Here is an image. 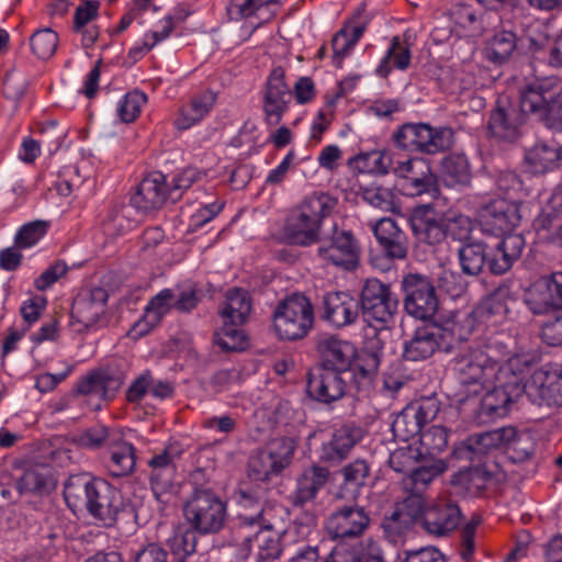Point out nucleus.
<instances>
[{
    "label": "nucleus",
    "mask_w": 562,
    "mask_h": 562,
    "mask_svg": "<svg viewBox=\"0 0 562 562\" xmlns=\"http://www.w3.org/2000/svg\"><path fill=\"white\" fill-rule=\"evenodd\" d=\"M514 359L501 356L496 344H472L460 349L452 359V370L460 383L488 386L507 375L513 368Z\"/></svg>",
    "instance_id": "obj_1"
},
{
    "label": "nucleus",
    "mask_w": 562,
    "mask_h": 562,
    "mask_svg": "<svg viewBox=\"0 0 562 562\" xmlns=\"http://www.w3.org/2000/svg\"><path fill=\"white\" fill-rule=\"evenodd\" d=\"M336 204L337 200L323 191L306 195L286 216L283 228L286 239L301 247L317 244L323 222Z\"/></svg>",
    "instance_id": "obj_2"
},
{
    "label": "nucleus",
    "mask_w": 562,
    "mask_h": 562,
    "mask_svg": "<svg viewBox=\"0 0 562 562\" xmlns=\"http://www.w3.org/2000/svg\"><path fill=\"white\" fill-rule=\"evenodd\" d=\"M251 312L252 296L249 291L241 288L226 291L218 311L223 326L215 333V342L222 350L237 351L247 347V337L241 327L249 321Z\"/></svg>",
    "instance_id": "obj_3"
},
{
    "label": "nucleus",
    "mask_w": 562,
    "mask_h": 562,
    "mask_svg": "<svg viewBox=\"0 0 562 562\" xmlns=\"http://www.w3.org/2000/svg\"><path fill=\"white\" fill-rule=\"evenodd\" d=\"M315 324L314 306L302 293H292L278 302L272 312V330L280 341H299Z\"/></svg>",
    "instance_id": "obj_4"
},
{
    "label": "nucleus",
    "mask_w": 562,
    "mask_h": 562,
    "mask_svg": "<svg viewBox=\"0 0 562 562\" xmlns=\"http://www.w3.org/2000/svg\"><path fill=\"white\" fill-rule=\"evenodd\" d=\"M182 514L186 524L200 536L218 533L224 529L228 517L226 502L209 487L193 488L183 503Z\"/></svg>",
    "instance_id": "obj_5"
},
{
    "label": "nucleus",
    "mask_w": 562,
    "mask_h": 562,
    "mask_svg": "<svg viewBox=\"0 0 562 562\" xmlns=\"http://www.w3.org/2000/svg\"><path fill=\"white\" fill-rule=\"evenodd\" d=\"M522 106L530 116L562 131V87L558 78L544 77L524 85Z\"/></svg>",
    "instance_id": "obj_6"
},
{
    "label": "nucleus",
    "mask_w": 562,
    "mask_h": 562,
    "mask_svg": "<svg viewBox=\"0 0 562 562\" xmlns=\"http://www.w3.org/2000/svg\"><path fill=\"white\" fill-rule=\"evenodd\" d=\"M183 453L184 449L179 441H168L147 461L150 488L159 503H168L170 496L176 492L177 463Z\"/></svg>",
    "instance_id": "obj_7"
},
{
    "label": "nucleus",
    "mask_w": 562,
    "mask_h": 562,
    "mask_svg": "<svg viewBox=\"0 0 562 562\" xmlns=\"http://www.w3.org/2000/svg\"><path fill=\"white\" fill-rule=\"evenodd\" d=\"M359 302L364 322L375 329L392 323L398 308V299L391 285L375 278L366 280Z\"/></svg>",
    "instance_id": "obj_8"
},
{
    "label": "nucleus",
    "mask_w": 562,
    "mask_h": 562,
    "mask_svg": "<svg viewBox=\"0 0 562 562\" xmlns=\"http://www.w3.org/2000/svg\"><path fill=\"white\" fill-rule=\"evenodd\" d=\"M451 138V130L434 128L426 123H404L392 136L397 148L428 155L448 149Z\"/></svg>",
    "instance_id": "obj_9"
},
{
    "label": "nucleus",
    "mask_w": 562,
    "mask_h": 562,
    "mask_svg": "<svg viewBox=\"0 0 562 562\" xmlns=\"http://www.w3.org/2000/svg\"><path fill=\"white\" fill-rule=\"evenodd\" d=\"M317 256L325 263L345 271H353L360 265L361 246L353 232L334 225L330 235L319 238Z\"/></svg>",
    "instance_id": "obj_10"
},
{
    "label": "nucleus",
    "mask_w": 562,
    "mask_h": 562,
    "mask_svg": "<svg viewBox=\"0 0 562 562\" xmlns=\"http://www.w3.org/2000/svg\"><path fill=\"white\" fill-rule=\"evenodd\" d=\"M528 115L530 112L522 106V87L519 90L518 102L507 97L498 98L488 116L490 136L501 142H516L522 135Z\"/></svg>",
    "instance_id": "obj_11"
},
{
    "label": "nucleus",
    "mask_w": 562,
    "mask_h": 562,
    "mask_svg": "<svg viewBox=\"0 0 562 562\" xmlns=\"http://www.w3.org/2000/svg\"><path fill=\"white\" fill-rule=\"evenodd\" d=\"M439 412L440 402L436 396L422 397L412 402L393 420V435L401 441L420 436L424 426L434 420Z\"/></svg>",
    "instance_id": "obj_12"
},
{
    "label": "nucleus",
    "mask_w": 562,
    "mask_h": 562,
    "mask_svg": "<svg viewBox=\"0 0 562 562\" xmlns=\"http://www.w3.org/2000/svg\"><path fill=\"white\" fill-rule=\"evenodd\" d=\"M530 401L539 406H562V363H546L533 371L525 385Z\"/></svg>",
    "instance_id": "obj_13"
},
{
    "label": "nucleus",
    "mask_w": 562,
    "mask_h": 562,
    "mask_svg": "<svg viewBox=\"0 0 562 562\" xmlns=\"http://www.w3.org/2000/svg\"><path fill=\"white\" fill-rule=\"evenodd\" d=\"M404 308L411 316L428 321L437 312L438 299L431 281L419 274H407L402 281Z\"/></svg>",
    "instance_id": "obj_14"
},
{
    "label": "nucleus",
    "mask_w": 562,
    "mask_h": 562,
    "mask_svg": "<svg viewBox=\"0 0 562 562\" xmlns=\"http://www.w3.org/2000/svg\"><path fill=\"white\" fill-rule=\"evenodd\" d=\"M292 91L285 81V70L281 66L273 67L262 90V112L267 125L276 126L289 111Z\"/></svg>",
    "instance_id": "obj_15"
},
{
    "label": "nucleus",
    "mask_w": 562,
    "mask_h": 562,
    "mask_svg": "<svg viewBox=\"0 0 562 562\" xmlns=\"http://www.w3.org/2000/svg\"><path fill=\"white\" fill-rule=\"evenodd\" d=\"M240 505L244 510L236 517L235 533L249 548L266 529L274 528L271 519L272 509L245 492L241 493Z\"/></svg>",
    "instance_id": "obj_16"
},
{
    "label": "nucleus",
    "mask_w": 562,
    "mask_h": 562,
    "mask_svg": "<svg viewBox=\"0 0 562 562\" xmlns=\"http://www.w3.org/2000/svg\"><path fill=\"white\" fill-rule=\"evenodd\" d=\"M479 218L484 233L495 236L512 233L521 221L519 204L504 198L491 200L481 206Z\"/></svg>",
    "instance_id": "obj_17"
},
{
    "label": "nucleus",
    "mask_w": 562,
    "mask_h": 562,
    "mask_svg": "<svg viewBox=\"0 0 562 562\" xmlns=\"http://www.w3.org/2000/svg\"><path fill=\"white\" fill-rule=\"evenodd\" d=\"M525 302L535 315L562 310V271L541 276L526 291Z\"/></svg>",
    "instance_id": "obj_18"
},
{
    "label": "nucleus",
    "mask_w": 562,
    "mask_h": 562,
    "mask_svg": "<svg viewBox=\"0 0 562 562\" xmlns=\"http://www.w3.org/2000/svg\"><path fill=\"white\" fill-rule=\"evenodd\" d=\"M370 521V515L364 507L344 505L329 514L325 529L331 539H356L367 531Z\"/></svg>",
    "instance_id": "obj_19"
},
{
    "label": "nucleus",
    "mask_w": 562,
    "mask_h": 562,
    "mask_svg": "<svg viewBox=\"0 0 562 562\" xmlns=\"http://www.w3.org/2000/svg\"><path fill=\"white\" fill-rule=\"evenodd\" d=\"M369 227L383 256L391 261L406 260L409 252V237L396 220L390 216L370 222Z\"/></svg>",
    "instance_id": "obj_20"
},
{
    "label": "nucleus",
    "mask_w": 562,
    "mask_h": 562,
    "mask_svg": "<svg viewBox=\"0 0 562 562\" xmlns=\"http://www.w3.org/2000/svg\"><path fill=\"white\" fill-rule=\"evenodd\" d=\"M515 436L514 427H503L495 430L475 434L452 451V459L457 461H490V450L505 446Z\"/></svg>",
    "instance_id": "obj_21"
},
{
    "label": "nucleus",
    "mask_w": 562,
    "mask_h": 562,
    "mask_svg": "<svg viewBox=\"0 0 562 562\" xmlns=\"http://www.w3.org/2000/svg\"><path fill=\"white\" fill-rule=\"evenodd\" d=\"M92 492L86 509L104 527L114 526L127 509L122 493L104 480H100Z\"/></svg>",
    "instance_id": "obj_22"
},
{
    "label": "nucleus",
    "mask_w": 562,
    "mask_h": 562,
    "mask_svg": "<svg viewBox=\"0 0 562 562\" xmlns=\"http://www.w3.org/2000/svg\"><path fill=\"white\" fill-rule=\"evenodd\" d=\"M360 313V302L346 291H330L322 296L321 318L331 327L341 329L353 325Z\"/></svg>",
    "instance_id": "obj_23"
},
{
    "label": "nucleus",
    "mask_w": 562,
    "mask_h": 562,
    "mask_svg": "<svg viewBox=\"0 0 562 562\" xmlns=\"http://www.w3.org/2000/svg\"><path fill=\"white\" fill-rule=\"evenodd\" d=\"M316 351L321 360V368L344 373L348 372L355 357L358 356V348L353 342L335 334L321 335L316 340Z\"/></svg>",
    "instance_id": "obj_24"
},
{
    "label": "nucleus",
    "mask_w": 562,
    "mask_h": 562,
    "mask_svg": "<svg viewBox=\"0 0 562 562\" xmlns=\"http://www.w3.org/2000/svg\"><path fill=\"white\" fill-rule=\"evenodd\" d=\"M344 372L316 368L307 374L306 392L319 403L329 404L344 397L347 382Z\"/></svg>",
    "instance_id": "obj_25"
},
{
    "label": "nucleus",
    "mask_w": 562,
    "mask_h": 562,
    "mask_svg": "<svg viewBox=\"0 0 562 562\" xmlns=\"http://www.w3.org/2000/svg\"><path fill=\"white\" fill-rule=\"evenodd\" d=\"M369 24L366 4H360L352 16L345 22L344 26L334 35L331 40L333 64L340 68L344 59L350 54L351 49L362 37Z\"/></svg>",
    "instance_id": "obj_26"
},
{
    "label": "nucleus",
    "mask_w": 562,
    "mask_h": 562,
    "mask_svg": "<svg viewBox=\"0 0 562 562\" xmlns=\"http://www.w3.org/2000/svg\"><path fill=\"white\" fill-rule=\"evenodd\" d=\"M518 380L512 370L507 375H501L499 381L491 383L494 386L483 396L480 413L491 418L504 417L514 402V394L520 392Z\"/></svg>",
    "instance_id": "obj_27"
},
{
    "label": "nucleus",
    "mask_w": 562,
    "mask_h": 562,
    "mask_svg": "<svg viewBox=\"0 0 562 562\" xmlns=\"http://www.w3.org/2000/svg\"><path fill=\"white\" fill-rule=\"evenodd\" d=\"M109 294L101 286L91 289L86 294L78 295L70 311L72 324H79L89 330L97 326L106 312Z\"/></svg>",
    "instance_id": "obj_28"
},
{
    "label": "nucleus",
    "mask_w": 562,
    "mask_h": 562,
    "mask_svg": "<svg viewBox=\"0 0 562 562\" xmlns=\"http://www.w3.org/2000/svg\"><path fill=\"white\" fill-rule=\"evenodd\" d=\"M393 173L403 179V189L408 195H422L435 186V177L429 164L423 158L396 160Z\"/></svg>",
    "instance_id": "obj_29"
},
{
    "label": "nucleus",
    "mask_w": 562,
    "mask_h": 562,
    "mask_svg": "<svg viewBox=\"0 0 562 562\" xmlns=\"http://www.w3.org/2000/svg\"><path fill=\"white\" fill-rule=\"evenodd\" d=\"M461 518V509L454 502L439 499L425 509L423 527L429 535L445 537L457 529Z\"/></svg>",
    "instance_id": "obj_30"
},
{
    "label": "nucleus",
    "mask_w": 562,
    "mask_h": 562,
    "mask_svg": "<svg viewBox=\"0 0 562 562\" xmlns=\"http://www.w3.org/2000/svg\"><path fill=\"white\" fill-rule=\"evenodd\" d=\"M123 372L112 369H98L81 378L77 384V392L99 400H113L124 382Z\"/></svg>",
    "instance_id": "obj_31"
},
{
    "label": "nucleus",
    "mask_w": 562,
    "mask_h": 562,
    "mask_svg": "<svg viewBox=\"0 0 562 562\" xmlns=\"http://www.w3.org/2000/svg\"><path fill=\"white\" fill-rule=\"evenodd\" d=\"M425 499L418 493L409 494L402 502L395 504L393 510L385 515L382 528L390 536H401L420 516H424Z\"/></svg>",
    "instance_id": "obj_32"
},
{
    "label": "nucleus",
    "mask_w": 562,
    "mask_h": 562,
    "mask_svg": "<svg viewBox=\"0 0 562 562\" xmlns=\"http://www.w3.org/2000/svg\"><path fill=\"white\" fill-rule=\"evenodd\" d=\"M169 199V187L166 177L159 172H150L138 184L136 193L131 198L134 207L143 212L156 211L162 207Z\"/></svg>",
    "instance_id": "obj_33"
},
{
    "label": "nucleus",
    "mask_w": 562,
    "mask_h": 562,
    "mask_svg": "<svg viewBox=\"0 0 562 562\" xmlns=\"http://www.w3.org/2000/svg\"><path fill=\"white\" fill-rule=\"evenodd\" d=\"M411 227L420 243L430 246L439 245L446 238L445 221L430 205H422L413 212Z\"/></svg>",
    "instance_id": "obj_34"
},
{
    "label": "nucleus",
    "mask_w": 562,
    "mask_h": 562,
    "mask_svg": "<svg viewBox=\"0 0 562 562\" xmlns=\"http://www.w3.org/2000/svg\"><path fill=\"white\" fill-rule=\"evenodd\" d=\"M438 349L443 350L436 324H428L415 329L412 337L405 340L403 358L407 361H424L430 358Z\"/></svg>",
    "instance_id": "obj_35"
},
{
    "label": "nucleus",
    "mask_w": 562,
    "mask_h": 562,
    "mask_svg": "<svg viewBox=\"0 0 562 562\" xmlns=\"http://www.w3.org/2000/svg\"><path fill=\"white\" fill-rule=\"evenodd\" d=\"M460 469L451 479L453 485L460 486L471 496L482 494L496 474L497 465L493 461H475Z\"/></svg>",
    "instance_id": "obj_36"
},
{
    "label": "nucleus",
    "mask_w": 562,
    "mask_h": 562,
    "mask_svg": "<svg viewBox=\"0 0 562 562\" xmlns=\"http://www.w3.org/2000/svg\"><path fill=\"white\" fill-rule=\"evenodd\" d=\"M361 428L344 425L337 428L329 441L323 443L319 460L333 465L344 461L356 443L361 439Z\"/></svg>",
    "instance_id": "obj_37"
},
{
    "label": "nucleus",
    "mask_w": 562,
    "mask_h": 562,
    "mask_svg": "<svg viewBox=\"0 0 562 562\" xmlns=\"http://www.w3.org/2000/svg\"><path fill=\"white\" fill-rule=\"evenodd\" d=\"M476 319L472 312L458 311L436 324L439 329V338L443 350L449 351L454 344L465 341L475 328Z\"/></svg>",
    "instance_id": "obj_38"
},
{
    "label": "nucleus",
    "mask_w": 562,
    "mask_h": 562,
    "mask_svg": "<svg viewBox=\"0 0 562 562\" xmlns=\"http://www.w3.org/2000/svg\"><path fill=\"white\" fill-rule=\"evenodd\" d=\"M330 472L327 468L313 464L305 469L296 480V487L292 495V504L303 507L314 501L318 492L328 482Z\"/></svg>",
    "instance_id": "obj_39"
},
{
    "label": "nucleus",
    "mask_w": 562,
    "mask_h": 562,
    "mask_svg": "<svg viewBox=\"0 0 562 562\" xmlns=\"http://www.w3.org/2000/svg\"><path fill=\"white\" fill-rule=\"evenodd\" d=\"M216 103V93L205 90L183 104L175 119L173 125L179 131H184L201 122Z\"/></svg>",
    "instance_id": "obj_40"
},
{
    "label": "nucleus",
    "mask_w": 562,
    "mask_h": 562,
    "mask_svg": "<svg viewBox=\"0 0 562 562\" xmlns=\"http://www.w3.org/2000/svg\"><path fill=\"white\" fill-rule=\"evenodd\" d=\"M105 468L110 476L124 477L131 475L136 467V448L119 436L117 441L109 449Z\"/></svg>",
    "instance_id": "obj_41"
},
{
    "label": "nucleus",
    "mask_w": 562,
    "mask_h": 562,
    "mask_svg": "<svg viewBox=\"0 0 562 562\" xmlns=\"http://www.w3.org/2000/svg\"><path fill=\"white\" fill-rule=\"evenodd\" d=\"M99 481L100 479L91 477L87 473L70 475L64 485V498L67 506L74 513L86 509Z\"/></svg>",
    "instance_id": "obj_42"
},
{
    "label": "nucleus",
    "mask_w": 562,
    "mask_h": 562,
    "mask_svg": "<svg viewBox=\"0 0 562 562\" xmlns=\"http://www.w3.org/2000/svg\"><path fill=\"white\" fill-rule=\"evenodd\" d=\"M99 0H83L75 10L72 30L81 34L86 48L92 47L100 35L98 26L89 25L99 16Z\"/></svg>",
    "instance_id": "obj_43"
},
{
    "label": "nucleus",
    "mask_w": 562,
    "mask_h": 562,
    "mask_svg": "<svg viewBox=\"0 0 562 562\" xmlns=\"http://www.w3.org/2000/svg\"><path fill=\"white\" fill-rule=\"evenodd\" d=\"M532 225L540 243L562 248V209H543Z\"/></svg>",
    "instance_id": "obj_44"
},
{
    "label": "nucleus",
    "mask_w": 562,
    "mask_h": 562,
    "mask_svg": "<svg viewBox=\"0 0 562 562\" xmlns=\"http://www.w3.org/2000/svg\"><path fill=\"white\" fill-rule=\"evenodd\" d=\"M509 308L507 306V292L496 290L482 300L472 311L476 322L497 325L506 318Z\"/></svg>",
    "instance_id": "obj_45"
},
{
    "label": "nucleus",
    "mask_w": 562,
    "mask_h": 562,
    "mask_svg": "<svg viewBox=\"0 0 562 562\" xmlns=\"http://www.w3.org/2000/svg\"><path fill=\"white\" fill-rule=\"evenodd\" d=\"M381 363V350H369L364 348L358 350V356L355 357L352 366L348 369L353 376L357 389L369 386L375 378Z\"/></svg>",
    "instance_id": "obj_46"
},
{
    "label": "nucleus",
    "mask_w": 562,
    "mask_h": 562,
    "mask_svg": "<svg viewBox=\"0 0 562 562\" xmlns=\"http://www.w3.org/2000/svg\"><path fill=\"white\" fill-rule=\"evenodd\" d=\"M133 205L112 206L102 222L104 234L115 238L134 229L138 221L133 216Z\"/></svg>",
    "instance_id": "obj_47"
},
{
    "label": "nucleus",
    "mask_w": 562,
    "mask_h": 562,
    "mask_svg": "<svg viewBox=\"0 0 562 562\" xmlns=\"http://www.w3.org/2000/svg\"><path fill=\"white\" fill-rule=\"evenodd\" d=\"M297 443L290 437H276L265 443L262 452L281 474L293 461Z\"/></svg>",
    "instance_id": "obj_48"
},
{
    "label": "nucleus",
    "mask_w": 562,
    "mask_h": 562,
    "mask_svg": "<svg viewBox=\"0 0 562 562\" xmlns=\"http://www.w3.org/2000/svg\"><path fill=\"white\" fill-rule=\"evenodd\" d=\"M517 47V35L512 30H496L485 45L486 58L495 64L509 59Z\"/></svg>",
    "instance_id": "obj_49"
},
{
    "label": "nucleus",
    "mask_w": 562,
    "mask_h": 562,
    "mask_svg": "<svg viewBox=\"0 0 562 562\" xmlns=\"http://www.w3.org/2000/svg\"><path fill=\"white\" fill-rule=\"evenodd\" d=\"M560 159V149L542 143L532 146L525 155V161L532 173L553 170L558 167Z\"/></svg>",
    "instance_id": "obj_50"
},
{
    "label": "nucleus",
    "mask_w": 562,
    "mask_h": 562,
    "mask_svg": "<svg viewBox=\"0 0 562 562\" xmlns=\"http://www.w3.org/2000/svg\"><path fill=\"white\" fill-rule=\"evenodd\" d=\"M411 58L409 48L401 42L398 36H394L375 72L382 78H387L393 68L406 70L411 65Z\"/></svg>",
    "instance_id": "obj_51"
},
{
    "label": "nucleus",
    "mask_w": 562,
    "mask_h": 562,
    "mask_svg": "<svg viewBox=\"0 0 562 562\" xmlns=\"http://www.w3.org/2000/svg\"><path fill=\"white\" fill-rule=\"evenodd\" d=\"M119 436L112 428L104 425H93L79 432L75 442L79 447L90 450L109 449L117 441Z\"/></svg>",
    "instance_id": "obj_52"
},
{
    "label": "nucleus",
    "mask_w": 562,
    "mask_h": 562,
    "mask_svg": "<svg viewBox=\"0 0 562 562\" xmlns=\"http://www.w3.org/2000/svg\"><path fill=\"white\" fill-rule=\"evenodd\" d=\"M462 271L468 276H479L486 262V246L482 241H471L462 245L458 250Z\"/></svg>",
    "instance_id": "obj_53"
},
{
    "label": "nucleus",
    "mask_w": 562,
    "mask_h": 562,
    "mask_svg": "<svg viewBox=\"0 0 562 562\" xmlns=\"http://www.w3.org/2000/svg\"><path fill=\"white\" fill-rule=\"evenodd\" d=\"M175 292L164 289L150 299L145 307L144 322L149 327L157 326L162 318L173 308Z\"/></svg>",
    "instance_id": "obj_54"
},
{
    "label": "nucleus",
    "mask_w": 562,
    "mask_h": 562,
    "mask_svg": "<svg viewBox=\"0 0 562 562\" xmlns=\"http://www.w3.org/2000/svg\"><path fill=\"white\" fill-rule=\"evenodd\" d=\"M442 179L447 186H465L470 182V166L464 156L452 155L446 157L441 164Z\"/></svg>",
    "instance_id": "obj_55"
},
{
    "label": "nucleus",
    "mask_w": 562,
    "mask_h": 562,
    "mask_svg": "<svg viewBox=\"0 0 562 562\" xmlns=\"http://www.w3.org/2000/svg\"><path fill=\"white\" fill-rule=\"evenodd\" d=\"M199 532L190 527H179L175 530L172 537L168 539V546L171 553L179 560L195 552Z\"/></svg>",
    "instance_id": "obj_56"
},
{
    "label": "nucleus",
    "mask_w": 562,
    "mask_h": 562,
    "mask_svg": "<svg viewBox=\"0 0 562 562\" xmlns=\"http://www.w3.org/2000/svg\"><path fill=\"white\" fill-rule=\"evenodd\" d=\"M49 481L48 470L44 468H29L16 480L15 487L20 494H41L47 491Z\"/></svg>",
    "instance_id": "obj_57"
},
{
    "label": "nucleus",
    "mask_w": 562,
    "mask_h": 562,
    "mask_svg": "<svg viewBox=\"0 0 562 562\" xmlns=\"http://www.w3.org/2000/svg\"><path fill=\"white\" fill-rule=\"evenodd\" d=\"M147 102V95L140 91H131L126 93L117 104V114L122 122L132 123L140 114L143 106Z\"/></svg>",
    "instance_id": "obj_58"
},
{
    "label": "nucleus",
    "mask_w": 562,
    "mask_h": 562,
    "mask_svg": "<svg viewBox=\"0 0 562 562\" xmlns=\"http://www.w3.org/2000/svg\"><path fill=\"white\" fill-rule=\"evenodd\" d=\"M30 45L34 55L41 59H48L56 52L58 35L50 29L38 30L31 36Z\"/></svg>",
    "instance_id": "obj_59"
},
{
    "label": "nucleus",
    "mask_w": 562,
    "mask_h": 562,
    "mask_svg": "<svg viewBox=\"0 0 562 562\" xmlns=\"http://www.w3.org/2000/svg\"><path fill=\"white\" fill-rule=\"evenodd\" d=\"M280 473L262 452L261 449L256 450L248 461V476L258 482H268L272 476Z\"/></svg>",
    "instance_id": "obj_60"
},
{
    "label": "nucleus",
    "mask_w": 562,
    "mask_h": 562,
    "mask_svg": "<svg viewBox=\"0 0 562 562\" xmlns=\"http://www.w3.org/2000/svg\"><path fill=\"white\" fill-rule=\"evenodd\" d=\"M255 541L258 542L257 562H274L281 557L282 548L277 532L266 529Z\"/></svg>",
    "instance_id": "obj_61"
},
{
    "label": "nucleus",
    "mask_w": 562,
    "mask_h": 562,
    "mask_svg": "<svg viewBox=\"0 0 562 562\" xmlns=\"http://www.w3.org/2000/svg\"><path fill=\"white\" fill-rule=\"evenodd\" d=\"M356 160L363 162V167L367 168L368 171L379 175H386L390 171L393 172V167L396 164L391 154L379 150L360 154L357 156Z\"/></svg>",
    "instance_id": "obj_62"
},
{
    "label": "nucleus",
    "mask_w": 562,
    "mask_h": 562,
    "mask_svg": "<svg viewBox=\"0 0 562 562\" xmlns=\"http://www.w3.org/2000/svg\"><path fill=\"white\" fill-rule=\"evenodd\" d=\"M344 485L351 486L356 492L366 484L370 475V467L366 460L357 459L341 470Z\"/></svg>",
    "instance_id": "obj_63"
},
{
    "label": "nucleus",
    "mask_w": 562,
    "mask_h": 562,
    "mask_svg": "<svg viewBox=\"0 0 562 562\" xmlns=\"http://www.w3.org/2000/svg\"><path fill=\"white\" fill-rule=\"evenodd\" d=\"M505 446L514 462H524L528 460L533 452V442L531 437L526 434H519L516 429L515 436L508 441H505Z\"/></svg>",
    "instance_id": "obj_64"
}]
</instances>
